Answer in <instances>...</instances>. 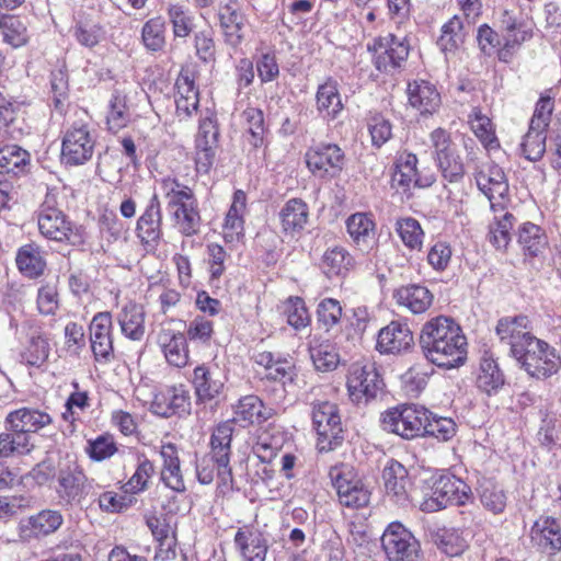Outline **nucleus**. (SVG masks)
<instances>
[{"label":"nucleus","mask_w":561,"mask_h":561,"mask_svg":"<svg viewBox=\"0 0 561 561\" xmlns=\"http://www.w3.org/2000/svg\"><path fill=\"white\" fill-rule=\"evenodd\" d=\"M547 129H533L528 131L520 144L522 154L529 161H539L546 152Z\"/></svg>","instance_id":"nucleus-51"},{"label":"nucleus","mask_w":561,"mask_h":561,"mask_svg":"<svg viewBox=\"0 0 561 561\" xmlns=\"http://www.w3.org/2000/svg\"><path fill=\"white\" fill-rule=\"evenodd\" d=\"M168 18L175 37H187L194 28V18L190 10L181 4L168 7Z\"/></svg>","instance_id":"nucleus-58"},{"label":"nucleus","mask_w":561,"mask_h":561,"mask_svg":"<svg viewBox=\"0 0 561 561\" xmlns=\"http://www.w3.org/2000/svg\"><path fill=\"white\" fill-rule=\"evenodd\" d=\"M91 350L98 362L108 363L114 358L112 339V316L110 312H98L89 327Z\"/></svg>","instance_id":"nucleus-20"},{"label":"nucleus","mask_w":561,"mask_h":561,"mask_svg":"<svg viewBox=\"0 0 561 561\" xmlns=\"http://www.w3.org/2000/svg\"><path fill=\"white\" fill-rule=\"evenodd\" d=\"M347 232L362 252H368L375 243V222L363 213H356L346 220Z\"/></svg>","instance_id":"nucleus-36"},{"label":"nucleus","mask_w":561,"mask_h":561,"mask_svg":"<svg viewBox=\"0 0 561 561\" xmlns=\"http://www.w3.org/2000/svg\"><path fill=\"white\" fill-rule=\"evenodd\" d=\"M94 146L95 139L89 126L82 122H75L65 130L61 158L69 165L83 164L92 158Z\"/></svg>","instance_id":"nucleus-14"},{"label":"nucleus","mask_w":561,"mask_h":561,"mask_svg":"<svg viewBox=\"0 0 561 561\" xmlns=\"http://www.w3.org/2000/svg\"><path fill=\"white\" fill-rule=\"evenodd\" d=\"M160 187L167 210L179 232L185 237L197 234L202 218L193 190L172 176L163 178Z\"/></svg>","instance_id":"nucleus-2"},{"label":"nucleus","mask_w":561,"mask_h":561,"mask_svg":"<svg viewBox=\"0 0 561 561\" xmlns=\"http://www.w3.org/2000/svg\"><path fill=\"white\" fill-rule=\"evenodd\" d=\"M72 32L77 42L87 48L95 47L104 37L102 25L91 19L78 21Z\"/></svg>","instance_id":"nucleus-55"},{"label":"nucleus","mask_w":561,"mask_h":561,"mask_svg":"<svg viewBox=\"0 0 561 561\" xmlns=\"http://www.w3.org/2000/svg\"><path fill=\"white\" fill-rule=\"evenodd\" d=\"M382 479L387 495L397 504L404 505L409 501L408 486L410 484L404 466L399 461L390 460L383 468Z\"/></svg>","instance_id":"nucleus-29"},{"label":"nucleus","mask_w":561,"mask_h":561,"mask_svg":"<svg viewBox=\"0 0 561 561\" xmlns=\"http://www.w3.org/2000/svg\"><path fill=\"white\" fill-rule=\"evenodd\" d=\"M31 154L18 145L0 148V174L23 176L31 171Z\"/></svg>","instance_id":"nucleus-37"},{"label":"nucleus","mask_w":561,"mask_h":561,"mask_svg":"<svg viewBox=\"0 0 561 561\" xmlns=\"http://www.w3.org/2000/svg\"><path fill=\"white\" fill-rule=\"evenodd\" d=\"M432 542L444 553L450 557L459 556L465 549V540L454 528H438L431 531Z\"/></svg>","instance_id":"nucleus-47"},{"label":"nucleus","mask_w":561,"mask_h":561,"mask_svg":"<svg viewBox=\"0 0 561 561\" xmlns=\"http://www.w3.org/2000/svg\"><path fill=\"white\" fill-rule=\"evenodd\" d=\"M136 234L145 245L156 247L162 237L161 204L157 194L149 199L137 220Z\"/></svg>","instance_id":"nucleus-22"},{"label":"nucleus","mask_w":561,"mask_h":561,"mask_svg":"<svg viewBox=\"0 0 561 561\" xmlns=\"http://www.w3.org/2000/svg\"><path fill=\"white\" fill-rule=\"evenodd\" d=\"M160 456L163 460L161 469L162 482L175 492H184L186 488L176 446L172 443L162 445Z\"/></svg>","instance_id":"nucleus-33"},{"label":"nucleus","mask_w":561,"mask_h":561,"mask_svg":"<svg viewBox=\"0 0 561 561\" xmlns=\"http://www.w3.org/2000/svg\"><path fill=\"white\" fill-rule=\"evenodd\" d=\"M64 523V517L59 511L43 510L38 514L30 517V525L36 534L49 535L55 533Z\"/></svg>","instance_id":"nucleus-60"},{"label":"nucleus","mask_w":561,"mask_h":561,"mask_svg":"<svg viewBox=\"0 0 561 561\" xmlns=\"http://www.w3.org/2000/svg\"><path fill=\"white\" fill-rule=\"evenodd\" d=\"M49 355V343L47 337L41 331H34L28 341L25 351L21 357L31 366H39Z\"/></svg>","instance_id":"nucleus-56"},{"label":"nucleus","mask_w":561,"mask_h":561,"mask_svg":"<svg viewBox=\"0 0 561 561\" xmlns=\"http://www.w3.org/2000/svg\"><path fill=\"white\" fill-rule=\"evenodd\" d=\"M332 485L336 490L341 505L357 510L366 506L370 500V492L356 477L348 465L332 467L329 471Z\"/></svg>","instance_id":"nucleus-11"},{"label":"nucleus","mask_w":561,"mask_h":561,"mask_svg":"<svg viewBox=\"0 0 561 561\" xmlns=\"http://www.w3.org/2000/svg\"><path fill=\"white\" fill-rule=\"evenodd\" d=\"M502 28L505 32L504 34V47L501 51V59H504L506 54L510 53L511 49L519 46L523 42L531 36V33L525 28L524 24L518 22L517 19L510 13L508 11H504L502 15Z\"/></svg>","instance_id":"nucleus-42"},{"label":"nucleus","mask_w":561,"mask_h":561,"mask_svg":"<svg viewBox=\"0 0 561 561\" xmlns=\"http://www.w3.org/2000/svg\"><path fill=\"white\" fill-rule=\"evenodd\" d=\"M417 162L416 154L407 151L400 153L396 163L397 171L393 174V181L402 187L431 186L435 182L434 174L422 176L417 170Z\"/></svg>","instance_id":"nucleus-27"},{"label":"nucleus","mask_w":561,"mask_h":561,"mask_svg":"<svg viewBox=\"0 0 561 561\" xmlns=\"http://www.w3.org/2000/svg\"><path fill=\"white\" fill-rule=\"evenodd\" d=\"M514 220V216L506 211L501 218L495 217L494 224L490 226L489 239L496 249H505L508 245Z\"/></svg>","instance_id":"nucleus-61"},{"label":"nucleus","mask_w":561,"mask_h":561,"mask_svg":"<svg viewBox=\"0 0 561 561\" xmlns=\"http://www.w3.org/2000/svg\"><path fill=\"white\" fill-rule=\"evenodd\" d=\"M0 30L5 43L20 47L26 43V26L18 16L0 13Z\"/></svg>","instance_id":"nucleus-57"},{"label":"nucleus","mask_w":561,"mask_h":561,"mask_svg":"<svg viewBox=\"0 0 561 561\" xmlns=\"http://www.w3.org/2000/svg\"><path fill=\"white\" fill-rule=\"evenodd\" d=\"M220 26L225 42L231 47H238L244 39V16L240 11H231L222 15Z\"/></svg>","instance_id":"nucleus-53"},{"label":"nucleus","mask_w":561,"mask_h":561,"mask_svg":"<svg viewBox=\"0 0 561 561\" xmlns=\"http://www.w3.org/2000/svg\"><path fill=\"white\" fill-rule=\"evenodd\" d=\"M191 382L196 400L199 403H207L217 399L225 387L220 374L206 365H199L194 368Z\"/></svg>","instance_id":"nucleus-24"},{"label":"nucleus","mask_w":561,"mask_h":561,"mask_svg":"<svg viewBox=\"0 0 561 561\" xmlns=\"http://www.w3.org/2000/svg\"><path fill=\"white\" fill-rule=\"evenodd\" d=\"M144 306L133 301L126 304L116 317L122 334L131 341L142 340L146 332Z\"/></svg>","instance_id":"nucleus-32"},{"label":"nucleus","mask_w":561,"mask_h":561,"mask_svg":"<svg viewBox=\"0 0 561 561\" xmlns=\"http://www.w3.org/2000/svg\"><path fill=\"white\" fill-rule=\"evenodd\" d=\"M219 126L217 116L207 110L201 117L195 137V163L199 173H208L211 169L219 147Z\"/></svg>","instance_id":"nucleus-13"},{"label":"nucleus","mask_w":561,"mask_h":561,"mask_svg":"<svg viewBox=\"0 0 561 561\" xmlns=\"http://www.w3.org/2000/svg\"><path fill=\"white\" fill-rule=\"evenodd\" d=\"M428 141L432 157L443 178L450 183L459 182L466 171L458 145L451 134L445 128L437 127L430 133Z\"/></svg>","instance_id":"nucleus-5"},{"label":"nucleus","mask_w":561,"mask_h":561,"mask_svg":"<svg viewBox=\"0 0 561 561\" xmlns=\"http://www.w3.org/2000/svg\"><path fill=\"white\" fill-rule=\"evenodd\" d=\"M233 424L230 421L219 423L210 436L209 458H203L196 466L197 479L202 484H209L215 477L219 486L232 489L233 477L230 467Z\"/></svg>","instance_id":"nucleus-3"},{"label":"nucleus","mask_w":561,"mask_h":561,"mask_svg":"<svg viewBox=\"0 0 561 561\" xmlns=\"http://www.w3.org/2000/svg\"><path fill=\"white\" fill-rule=\"evenodd\" d=\"M318 322L330 331L340 323L342 318V307L339 300L333 298L322 299L317 308Z\"/></svg>","instance_id":"nucleus-64"},{"label":"nucleus","mask_w":561,"mask_h":561,"mask_svg":"<svg viewBox=\"0 0 561 561\" xmlns=\"http://www.w3.org/2000/svg\"><path fill=\"white\" fill-rule=\"evenodd\" d=\"M518 242L525 255L529 256H538L548 244L547 236L543 230L533 222L522 225L518 231Z\"/></svg>","instance_id":"nucleus-44"},{"label":"nucleus","mask_w":561,"mask_h":561,"mask_svg":"<svg viewBox=\"0 0 561 561\" xmlns=\"http://www.w3.org/2000/svg\"><path fill=\"white\" fill-rule=\"evenodd\" d=\"M430 411L421 405L407 404L387 411L382 417L385 431L397 434L405 439L422 436L424 422Z\"/></svg>","instance_id":"nucleus-9"},{"label":"nucleus","mask_w":561,"mask_h":561,"mask_svg":"<svg viewBox=\"0 0 561 561\" xmlns=\"http://www.w3.org/2000/svg\"><path fill=\"white\" fill-rule=\"evenodd\" d=\"M409 104L422 115H432L440 106V94L432 83L421 80L408 84Z\"/></svg>","instance_id":"nucleus-28"},{"label":"nucleus","mask_w":561,"mask_h":561,"mask_svg":"<svg viewBox=\"0 0 561 561\" xmlns=\"http://www.w3.org/2000/svg\"><path fill=\"white\" fill-rule=\"evenodd\" d=\"M312 426L317 432V448L329 453L340 447L344 440V431L339 407L330 401L311 403Z\"/></svg>","instance_id":"nucleus-4"},{"label":"nucleus","mask_w":561,"mask_h":561,"mask_svg":"<svg viewBox=\"0 0 561 561\" xmlns=\"http://www.w3.org/2000/svg\"><path fill=\"white\" fill-rule=\"evenodd\" d=\"M383 381L375 364H353L347 376L350 397L356 403L368 402L382 390Z\"/></svg>","instance_id":"nucleus-15"},{"label":"nucleus","mask_w":561,"mask_h":561,"mask_svg":"<svg viewBox=\"0 0 561 561\" xmlns=\"http://www.w3.org/2000/svg\"><path fill=\"white\" fill-rule=\"evenodd\" d=\"M353 265V256L343 247L328 249L322 256V270L329 278L345 275Z\"/></svg>","instance_id":"nucleus-41"},{"label":"nucleus","mask_w":561,"mask_h":561,"mask_svg":"<svg viewBox=\"0 0 561 561\" xmlns=\"http://www.w3.org/2000/svg\"><path fill=\"white\" fill-rule=\"evenodd\" d=\"M53 422V417L45 411L22 407L11 411L5 416V428L13 432L16 436H24L31 442L30 434L36 433Z\"/></svg>","instance_id":"nucleus-19"},{"label":"nucleus","mask_w":561,"mask_h":561,"mask_svg":"<svg viewBox=\"0 0 561 561\" xmlns=\"http://www.w3.org/2000/svg\"><path fill=\"white\" fill-rule=\"evenodd\" d=\"M157 342L165 360L174 367L182 368L188 364L190 351L184 333L169 328H161Z\"/></svg>","instance_id":"nucleus-23"},{"label":"nucleus","mask_w":561,"mask_h":561,"mask_svg":"<svg viewBox=\"0 0 561 561\" xmlns=\"http://www.w3.org/2000/svg\"><path fill=\"white\" fill-rule=\"evenodd\" d=\"M471 128L485 147L492 148L497 142L491 119L474 107L469 116Z\"/></svg>","instance_id":"nucleus-63"},{"label":"nucleus","mask_w":561,"mask_h":561,"mask_svg":"<svg viewBox=\"0 0 561 561\" xmlns=\"http://www.w3.org/2000/svg\"><path fill=\"white\" fill-rule=\"evenodd\" d=\"M242 117L250 135L249 142L255 148L260 147L265 134L263 112L256 107H248L243 111Z\"/></svg>","instance_id":"nucleus-62"},{"label":"nucleus","mask_w":561,"mask_h":561,"mask_svg":"<svg viewBox=\"0 0 561 561\" xmlns=\"http://www.w3.org/2000/svg\"><path fill=\"white\" fill-rule=\"evenodd\" d=\"M316 100L319 113L330 119L336 118L344 108L337 82L333 79H328L319 85Z\"/></svg>","instance_id":"nucleus-39"},{"label":"nucleus","mask_w":561,"mask_h":561,"mask_svg":"<svg viewBox=\"0 0 561 561\" xmlns=\"http://www.w3.org/2000/svg\"><path fill=\"white\" fill-rule=\"evenodd\" d=\"M282 313L287 323L295 330H301L310 325L311 317L305 300L298 296H290L282 304Z\"/></svg>","instance_id":"nucleus-45"},{"label":"nucleus","mask_w":561,"mask_h":561,"mask_svg":"<svg viewBox=\"0 0 561 561\" xmlns=\"http://www.w3.org/2000/svg\"><path fill=\"white\" fill-rule=\"evenodd\" d=\"M515 359L529 376L537 379L548 378L556 374L561 364L554 348L537 337L531 340Z\"/></svg>","instance_id":"nucleus-10"},{"label":"nucleus","mask_w":561,"mask_h":561,"mask_svg":"<svg viewBox=\"0 0 561 561\" xmlns=\"http://www.w3.org/2000/svg\"><path fill=\"white\" fill-rule=\"evenodd\" d=\"M478 388L488 394L496 392L504 385V375L496 362L492 358H483L477 378Z\"/></svg>","instance_id":"nucleus-46"},{"label":"nucleus","mask_w":561,"mask_h":561,"mask_svg":"<svg viewBox=\"0 0 561 561\" xmlns=\"http://www.w3.org/2000/svg\"><path fill=\"white\" fill-rule=\"evenodd\" d=\"M530 539L540 550L557 553L561 550V525L551 516H540L530 529Z\"/></svg>","instance_id":"nucleus-25"},{"label":"nucleus","mask_w":561,"mask_h":561,"mask_svg":"<svg viewBox=\"0 0 561 561\" xmlns=\"http://www.w3.org/2000/svg\"><path fill=\"white\" fill-rule=\"evenodd\" d=\"M309 352L313 365L319 371L334 370L340 363V356L330 343L318 344L312 340L309 345Z\"/></svg>","instance_id":"nucleus-48"},{"label":"nucleus","mask_w":561,"mask_h":561,"mask_svg":"<svg viewBox=\"0 0 561 561\" xmlns=\"http://www.w3.org/2000/svg\"><path fill=\"white\" fill-rule=\"evenodd\" d=\"M473 178L479 191L489 199L491 210H504L510 201V185L503 169L493 162L476 165Z\"/></svg>","instance_id":"nucleus-8"},{"label":"nucleus","mask_w":561,"mask_h":561,"mask_svg":"<svg viewBox=\"0 0 561 561\" xmlns=\"http://www.w3.org/2000/svg\"><path fill=\"white\" fill-rule=\"evenodd\" d=\"M92 483L77 463L68 465L58 471L56 493L61 503L80 505L90 494Z\"/></svg>","instance_id":"nucleus-16"},{"label":"nucleus","mask_w":561,"mask_h":561,"mask_svg":"<svg viewBox=\"0 0 561 561\" xmlns=\"http://www.w3.org/2000/svg\"><path fill=\"white\" fill-rule=\"evenodd\" d=\"M396 302L413 314L425 312L433 304L434 296L423 285L409 284L399 287L393 293Z\"/></svg>","instance_id":"nucleus-30"},{"label":"nucleus","mask_w":561,"mask_h":561,"mask_svg":"<svg viewBox=\"0 0 561 561\" xmlns=\"http://www.w3.org/2000/svg\"><path fill=\"white\" fill-rule=\"evenodd\" d=\"M37 221L41 233L54 241H62L71 232L70 222L66 219L64 213L56 207L42 206Z\"/></svg>","instance_id":"nucleus-31"},{"label":"nucleus","mask_w":561,"mask_h":561,"mask_svg":"<svg viewBox=\"0 0 561 561\" xmlns=\"http://www.w3.org/2000/svg\"><path fill=\"white\" fill-rule=\"evenodd\" d=\"M414 344L413 333L407 323L391 321L388 325L380 329L376 350L380 354L398 355L409 351Z\"/></svg>","instance_id":"nucleus-21"},{"label":"nucleus","mask_w":561,"mask_h":561,"mask_svg":"<svg viewBox=\"0 0 561 561\" xmlns=\"http://www.w3.org/2000/svg\"><path fill=\"white\" fill-rule=\"evenodd\" d=\"M462 22L458 15H454L442 27V35L437 45L444 53L454 51L462 43Z\"/></svg>","instance_id":"nucleus-59"},{"label":"nucleus","mask_w":561,"mask_h":561,"mask_svg":"<svg viewBox=\"0 0 561 561\" xmlns=\"http://www.w3.org/2000/svg\"><path fill=\"white\" fill-rule=\"evenodd\" d=\"M306 162L314 175L334 176L343 168L344 153L335 144H319L307 151Z\"/></svg>","instance_id":"nucleus-18"},{"label":"nucleus","mask_w":561,"mask_h":561,"mask_svg":"<svg viewBox=\"0 0 561 561\" xmlns=\"http://www.w3.org/2000/svg\"><path fill=\"white\" fill-rule=\"evenodd\" d=\"M247 208V195L243 191L238 190L233 194L232 204L226 215L225 230H230V237L241 234L243 231V215Z\"/></svg>","instance_id":"nucleus-54"},{"label":"nucleus","mask_w":561,"mask_h":561,"mask_svg":"<svg viewBox=\"0 0 561 561\" xmlns=\"http://www.w3.org/2000/svg\"><path fill=\"white\" fill-rule=\"evenodd\" d=\"M381 546L388 561H420V542L400 522L387 526L381 536Z\"/></svg>","instance_id":"nucleus-12"},{"label":"nucleus","mask_w":561,"mask_h":561,"mask_svg":"<svg viewBox=\"0 0 561 561\" xmlns=\"http://www.w3.org/2000/svg\"><path fill=\"white\" fill-rule=\"evenodd\" d=\"M190 407V394L183 385L165 387L157 392L151 402V411L163 417H169L178 411Z\"/></svg>","instance_id":"nucleus-26"},{"label":"nucleus","mask_w":561,"mask_h":561,"mask_svg":"<svg viewBox=\"0 0 561 561\" xmlns=\"http://www.w3.org/2000/svg\"><path fill=\"white\" fill-rule=\"evenodd\" d=\"M527 316L504 317L497 321L495 333L500 341L510 345V353L515 358L536 336L530 333Z\"/></svg>","instance_id":"nucleus-17"},{"label":"nucleus","mask_w":561,"mask_h":561,"mask_svg":"<svg viewBox=\"0 0 561 561\" xmlns=\"http://www.w3.org/2000/svg\"><path fill=\"white\" fill-rule=\"evenodd\" d=\"M396 231L407 248L417 251L422 249L424 231L415 218L404 217L398 219Z\"/></svg>","instance_id":"nucleus-49"},{"label":"nucleus","mask_w":561,"mask_h":561,"mask_svg":"<svg viewBox=\"0 0 561 561\" xmlns=\"http://www.w3.org/2000/svg\"><path fill=\"white\" fill-rule=\"evenodd\" d=\"M176 115L181 118L191 117L198 108L199 92L194 80L186 73H181L175 82Z\"/></svg>","instance_id":"nucleus-35"},{"label":"nucleus","mask_w":561,"mask_h":561,"mask_svg":"<svg viewBox=\"0 0 561 561\" xmlns=\"http://www.w3.org/2000/svg\"><path fill=\"white\" fill-rule=\"evenodd\" d=\"M141 39L150 51H159L165 45V22L161 16L148 20L141 30Z\"/></svg>","instance_id":"nucleus-52"},{"label":"nucleus","mask_w":561,"mask_h":561,"mask_svg":"<svg viewBox=\"0 0 561 561\" xmlns=\"http://www.w3.org/2000/svg\"><path fill=\"white\" fill-rule=\"evenodd\" d=\"M373 54V64L380 72L392 75L402 68L409 57L410 44L405 37L388 33L375 37L367 44Z\"/></svg>","instance_id":"nucleus-7"},{"label":"nucleus","mask_w":561,"mask_h":561,"mask_svg":"<svg viewBox=\"0 0 561 561\" xmlns=\"http://www.w3.org/2000/svg\"><path fill=\"white\" fill-rule=\"evenodd\" d=\"M16 265L19 271L28 278H36L44 273L46 262L38 249L34 244L21 247L16 254Z\"/></svg>","instance_id":"nucleus-40"},{"label":"nucleus","mask_w":561,"mask_h":561,"mask_svg":"<svg viewBox=\"0 0 561 561\" xmlns=\"http://www.w3.org/2000/svg\"><path fill=\"white\" fill-rule=\"evenodd\" d=\"M472 501L471 488L456 476L446 473L435 479L432 495L420 504L423 512H437L447 505H466Z\"/></svg>","instance_id":"nucleus-6"},{"label":"nucleus","mask_w":561,"mask_h":561,"mask_svg":"<svg viewBox=\"0 0 561 561\" xmlns=\"http://www.w3.org/2000/svg\"><path fill=\"white\" fill-rule=\"evenodd\" d=\"M236 420L248 424L262 423L270 419L271 413L266 411L262 400L253 394L242 397L234 408Z\"/></svg>","instance_id":"nucleus-43"},{"label":"nucleus","mask_w":561,"mask_h":561,"mask_svg":"<svg viewBox=\"0 0 561 561\" xmlns=\"http://www.w3.org/2000/svg\"><path fill=\"white\" fill-rule=\"evenodd\" d=\"M282 230L286 234L300 233L309 221V207L300 198H290L279 211Z\"/></svg>","instance_id":"nucleus-34"},{"label":"nucleus","mask_w":561,"mask_h":561,"mask_svg":"<svg viewBox=\"0 0 561 561\" xmlns=\"http://www.w3.org/2000/svg\"><path fill=\"white\" fill-rule=\"evenodd\" d=\"M419 344L424 357L442 368H455L467 358V339L450 318L439 316L427 321L421 330Z\"/></svg>","instance_id":"nucleus-1"},{"label":"nucleus","mask_w":561,"mask_h":561,"mask_svg":"<svg viewBox=\"0 0 561 561\" xmlns=\"http://www.w3.org/2000/svg\"><path fill=\"white\" fill-rule=\"evenodd\" d=\"M234 545L243 561H265L267 543L262 535H254L249 528H240L234 535Z\"/></svg>","instance_id":"nucleus-38"},{"label":"nucleus","mask_w":561,"mask_h":561,"mask_svg":"<svg viewBox=\"0 0 561 561\" xmlns=\"http://www.w3.org/2000/svg\"><path fill=\"white\" fill-rule=\"evenodd\" d=\"M457 433V425L450 417L438 416L430 412L424 422L422 436H433L439 442L450 440Z\"/></svg>","instance_id":"nucleus-50"}]
</instances>
